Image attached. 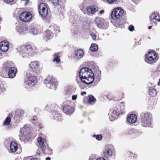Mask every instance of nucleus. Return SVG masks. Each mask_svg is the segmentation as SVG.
Segmentation results:
<instances>
[{
	"label": "nucleus",
	"instance_id": "f257e3e1",
	"mask_svg": "<svg viewBox=\"0 0 160 160\" xmlns=\"http://www.w3.org/2000/svg\"><path fill=\"white\" fill-rule=\"evenodd\" d=\"M79 76L81 81L86 84H91L94 79V74L92 70L86 67L83 68L80 70Z\"/></svg>",
	"mask_w": 160,
	"mask_h": 160
},
{
	"label": "nucleus",
	"instance_id": "f03ea898",
	"mask_svg": "<svg viewBox=\"0 0 160 160\" xmlns=\"http://www.w3.org/2000/svg\"><path fill=\"white\" fill-rule=\"evenodd\" d=\"M44 83L49 89H55L57 86L56 80L53 77L48 76L44 80Z\"/></svg>",
	"mask_w": 160,
	"mask_h": 160
},
{
	"label": "nucleus",
	"instance_id": "7ed1b4c3",
	"mask_svg": "<svg viewBox=\"0 0 160 160\" xmlns=\"http://www.w3.org/2000/svg\"><path fill=\"white\" fill-rule=\"evenodd\" d=\"M36 78L34 76L27 75L24 79L25 87L29 89L34 87L36 84Z\"/></svg>",
	"mask_w": 160,
	"mask_h": 160
},
{
	"label": "nucleus",
	"instance_id": "20e7f679",
	"mask_svg": "<svg viewBox=\"0 0 160 160\" xmlns=\"http://www.w3.org/2000/svg\"><path fill=\"white\" fill-rule=\"evenodd\" d=\"M152 118V115L151 113L149 112L145 113L141 122L142 125L144 127H149L151 124Z\"/></svg>",
	"mask_w": 160,
	"mask_h": 160
},
{
	"label": "nucleus",
	"instance_id": "39448f33",
	"mask_svg": "<svg viewBox=\"0 0 160 160\" xmlns=\"http://www.w3.org/2000/svg\"><path fill=\"white\" fill-rule=\"evenodd\" d=\"M124 12L123 10L121 8H114L112 12V18L115 20L119 19L122 17Z\"/></svg>",
	"mask_w": 160,
	"mask_h": 160
},
{
	"label": "nucleus",
	"instance_id": "423d86ee",
	"mask_svg": "<svg viewBox=\"0 0 160 160\" xmlns=\"http://www.w3.org/2000/svg\"><path fill=\"white\" fill-rule=\"evenodd\" d=\"M22 48L24 49V52L22 51L21 53H26L30 56H32L37 52L36 48H32V46L30 44L27 45L25 46H22Z\"/></svg>",
	"mask_w": 160,
	"mask_h": 160
},
{
	"label": "nucleus",
	"instance_id": "0eeeda50",
	"mask_svg": "<svg viewBox=\"0 0 160 160\" xmlns=\"http://www.w3.org/2000/svg\"><path fill=\"white\" fill-rule=\"evenodd\" d=\"M32 17V14L28 12H23L21 13L19 16V18L21 20L24 22H27L31 21Z\"/></svg>",
	"mask_w": 160,
	"mask_h": 160
},
{
	"label": "nucleus",
	"instance_id": "6e6552de",
	"mask_svg": "<svg viewBox=\"0 0 160 160\" xmlns=\"http://www.w3.org/2000/svg\"><path fill=\"white\" fill-rule=\"evenodd\" d=\"M157 58L156 53L154 51H150L147 56V59L146 62L148 63L152 64L154 62Z\"/></svg>",
	"mask_w": 160,
	"mask_h": 160
},
{
	"label": "nucleus",
	"instance_id": "1a4fd4ad",
	"mask_svg": "<svg viewBox=\"0 0 160 160\" xmlns=\"http://www.w3.org/2000/svg\"><path fill=\"white\" fill-rule=\"evenodd\" d=\"M38 9L40 14L42 16L45 17L48 14V9L45 4L43 3H40Z\"/></svg>",
	"mask_w": 160,
	"mask_h": 160
},
{
	"label": "nucleus",
	"instance_id": "9d476101",
	"mask_svg": "<svg viewBox=\"0 0 160 160\" xmlns=\"http://www.w3.org/2000/svg\"><path fill=\"white\" fill-rule=\"evenodd\" d=\"M95 23L98 27L100 28L106 29L107 28L104 20L102 18H96L95 19Z\"/></svg>",
	"mask_w": 160,
	"mask_h": 160
},
{
	"label": "nucleus",
	"instance_id": "9b49d317",
	"mask_svg": "<svg viewBox=\"0 0 160 160\" xmlns=\"http://www.w3.org/2000/svg\"><path fill=\"white\" fill-rule=\"evenodd\" d=\"M119 114L118 110L117 108H113L111 109L108 114L110 120L111 121L114 120Z\"/></svg>",
	"mask_w": 160,
	"mask_h": 160
},
{
	"label": "nucleus",
	"instance_id": "f8f14e48",
	"mask_svg": "<svg viewBox=\"0 0 160 160\" xmlns=\"http://www.w3.org/2000/svg\"><path fill=\"white\" fill-rule=\"evenodd\" d=\"M37 140L39 146L44 152L46 148V140L41 137H39L38 138Z\"/></svg>",
	"mask_w": 160,
	"mask_h": 160
},
{
	"label": "nucleus",
	"instance_id": "ddd939ff",
	"mask_svg": "<svg viewBox=\"0 0 160 160\" xmlns=\"http://www.w3.org/2000/svg\"><path fill=\"white\" fill-rule=\"evenodd\" d=\"M9 45L7 41H2L0 43V49L3 52H6L8 49Z\"/></svg>",
	"mask_w": 160,
	"mask_h": 160
},
{
	"label": "nucleus",
	"instance_id": "4468645a",
	"mask_svg": "<svg viewBox=\"0 0 160 160\" xmlns=\"http://www.w3.org/2000/svg\"><path fill=\"white\" fill-rule=\"evenodd\" d=\"M74 55L76 59H79L82 58L83 55V51L81 49H78L75 51Z\"/></svg>",
	"mask_w": 160,
	"mask_h": 160
},
{
	"label": "nucleus",
	"instance_id": "2eb2a0df",
	"mask_svg": "<svg viewBox=\"0 0 160 160\" xmlns=\"http://www.w3.org/2000/svg\"><path fill=\"white\" fill-rule=\"evenodd\" d=\"M150 18L151 19L150 21L151 23L153 22L155 23V24L156 25V21H160V17L158 15H157L155 13L152 14L150 17Z\"/></svg>",
	"mask_w": 160,
	"mask_h": 160
},
{
	"label": "nucleus",
	"instance_id": "dca6fc26",
	"mask_svg": "<svg viewBox=\"0 0 160 160\" xmlns=\"http://www.w3.org/2000/svg\"><path fill=\"white\" fill-rule=\"evenodd\" d=\"M64 112L67 114H70L72 113L74 111L73 108L70 106L65 105L63 107Z\"/></svg>",
	"mask_w": 160,
	"mask_h": 160
},
{
	"label": "nucleus",
	"instance_id": "f3484780",
	"mask_svg": "<svg viewBox=\"0 0 160 160\" xmlns=\"http://www.w3.org/2000/svg\"><path fill=\"white\" fill-rule=\"evenodd\" d=\"M137 119V116L134 114H130L127 118L128 121L130 123H134L136 122Z\"/></svg>",
	"mask_w": 160,
	"mask_h": 160
},
{
	"label": "nucleus",
	"instance_id": "a211bd4d",
	"mask_svg": "<svg viewBox=\"0 0 160 160\" xmlns=\"http://www.w3.org/2000/svg\"><path fill=\"white\" fill-rule=\"evenodd\" d=\"M16 69L14 67H11L8 73V76L10 78H13L16 75Z\"/></svg>",
	"mask_w": 160,
	"mask_h": 160
},
{
	"label": "nucleus",
	"instance_id": "6ab92c4d",
	"mask_svg": "<svg viewBox=\"0 0 160 160\" xmlns=\"http://www.w3.org/2000/svg\"><path fill=\"white\" fill-rule=\"evenodd\" d=\"M103 154L106 157H111L112 155V152L111 149L109 148H106L104 150Z\"/></svg>",
	"mask_w": 160,
	"mask_h": 160
},
{
	"label": "nucleus",
	"instance_id": "aec40b11",
	"mask_svg": "<svg viewBox=\"0 0 160 160\" xmlns=\"http://www.w3.org/2000/svg\"><path fill=\"white\" fill-rule=\"evenodd\" d=\"M10 150L13 153L15 152L18 149V146L16 143L14 142H12L10 144Z\"/></svg>",
	"mask_w": 160,
	"mask_h": 160
},
{
	"label": "nucleus",
	"instance_id": "412c9836",
	"mask_svg": "<svg viewBox=\"0 0 160 160\" xmlns=\"http://www.w3.org/2000/svg\"><path fill=\"white\" fill-rule=\"evenodd\" d=\"M40 66L39 62L37 61H34L31 62L29 64L30 68L32 69H37L39 68Z\"/></svg>",
	"mask_w": 160,
	"mask_h": 160
},
{
	"label": "nucleus",
	"instance_id": "4be33fe9",
	"mask_svg": "<svg viewBox=\"0 0 160 160\" xmlns=\"http://www.w3.org/2000/svg\"><path fill=\"white\" fill-rule=\"evenodd\" d=\"M20 132L24 136H28L29 135V128L24 126L21 129Z\"/></svg>",
	"mask_w": 160,
	"mask_h": 160
},
{
	"label": "nucleus",
	"instance_id": "5701e85b",
	"mask_svg": "<svg viewBox=\"0 0 160 160\" xmlns=\"http://www.w3.org/2000/svg\"><path fill=\"white\" fill-rule=\"evenodd\" d=\"M87 11L89 14H92L98 10V7L96 6L90 7L87 8Z\"/></svg>",
	"mask_w": 160,
	"mask_h": 160
},
{
	"label": "nucleus",
	"instance_id": "b1692460",
	"mask_svg": "<svg viewBox=\"0 0 160 160\" xmlns=\"http://www.w3.org/2000/svg\"><path fill=\"white\" fill-rule=\"evenodd\" d=\"M28 30V27L25 26H23L20 28L19 29H18V31L20 34H24L26 33Z\"/></svg>",
	"mask_w": 160,
	"mask_h": 160
},
{
	"label": "nucleus",
	"instance_id": "393cba45",
	"mask_svg": "<svg viewBox=\"0 0 160 160\" xmlns=\"http://www.w3.org/2000/svg\"><path fill=\"white\" fill-rule=\"evenodd\" d=\"M44 35L45 36V37H44L45 39L46 38H47L48 39H51L53 36V34L49 31H48L45 32Z\"/></svg>",
	"mask_w": 160,
	"mask_h": 160
},
{
	"label": "nucleus",
	"instance_id": "a878e982",
	"mask_svg": "<svg viewBox=\"0 0 160 160\" xmlns=\"http://www.w3.org/2000/svg\"><path fill=\"white\" fill-rule=\"evenodd\" d=\"M54 62H55L57 63H59L60 62V56L59 53L55 54L54 55V58L53 60Z\"/></svg>",
	"mask_w": 160,
	"mask_h": 160
},
{
	"label": "nucleus",
	"instance_id": "bb28decb",
	"mask_svg": "<svg viewBox=\"0 0 160 160\" xmlns=\"http://www.w3.org/2000/svg\"><path fill=\"white\" fill-rule=\"evenodd\" d=\"M157 92L156 90L153 88L149 89V94L151 97H154L157 95Z\"/></svg>",
	"mask_w": 160,
	"mask_h": 160
},
{
	"label": "nucleus",
	"instance_id": "cd10ccee",
	"mask_svg": "<svg viewBox=\"0 0 160 160\" xmlns=\"http://www.w3.org/2000/svg\"><path fill=\"white\" fill-rule=\"evenodd\" d=\"M3 65L6 68H11V67H12L13 66V64L12 62L9 61L5 62L3 64Z\"/></svg>",
	"mask_w": 160,
	"mask_h": 160
},
{
	"label": "nucleus",
	"instance_id": "c85d7f7f",
	"mask_svg": "<svg viewBox=\"0 0 160 160\" xmlns=\"http://www.w3.org/2000/svg\"><path fill=\"white\" fill-rule=\"evenodd\" d=\"M98 46L96 44H92L90 48V50L92 51H96L98 49Z\"/></svg>",
	"mask_w": 160,
	"mask_h": 160
},
{
	"label": "nucleus",
	"instance_id": "c756f323",
	"mask_svg": "<svg viewBox=\"0 0 160 160\" xmlns=\"http://www.w3.org/2000/svg\"><path fill=\"white\" fill-rule=\"evenodd\" d=\"M11 121V118L9 117H7L4 120L3 122V125L4 126L8 125L10 124Z\"/></svg>",
	"mask_w": 160,
	"mask_h": 160
},
{
	"label": "nucleus",
	"instance_id": "7c9ffc66",
	"mask_svg": "<svg viewBox=\"0 0 160 160\" xmlns=\"http://www.w3.org/2000/svg\"><path fill=\"white\" fill-rule=\"evenodd\" d=\"M96 101V99L94 98L93 96L91 95L89 96V103L91 104H93Z\"/></svg>",
	"mask_w": 160,
	"mask_h": 160
},
{
	"label": "nucleus",
	"instance_id": "2f4dec72",
	"mask_svg": "<svg viewBox=\"0 0 160 160\" xmlns=\"http://www.w3.org/2000/svg\"><path fill=\"white\" fill-rule=\"evenodd\" d=\"M24 113V111L20 110L18 111H17L15 112V115L16 116H18V117H21L23 116Z\"/></svg>",
	"mask_w": 160,
	"mask_h": 160
},
{
	"label": "nucleus",
	"instance_id": "473e14b6",
	"mask_svg": "<svg viewBox=\"0 0 160 160\" xmlns=\"http://www.w3.org/2000/svg\"><path fill=\"white\" fill-rule=\"evenodd\" d=\"M124 105L125 102H122L120 104V110L122 111L124 109Z\"/></svg>",
	"mask_w": 160,
	"mask_h": 160
},
{
	"label": "nucleus",
	"instance_id": "72a5a7b5",
	"mask_svg": "<svg viewBox=\"0 0 160 160\" xmlns=\"http://www.w3.org/2000/svg\"><path fill=\"white\" fill-rule=\"evenodd\" d=\"M107 2L109 4H115L117 2V0H107Z\"/></svg>",
	"mask_w": 160,
	"mask_h": 160
},
{
	"label": "nucleus",
	"instance_id": "f704fd0d",
	"mask_svg": "<svg viewBox=\"0 0 160 160\" xmlns=\"http://www.w3.org/2000/svg\"><path fill=\"white\" fill-rule=\"evenodd\" d=\"M93 137H95L96 139L98 140H100L102 139V136L101 135H94Z\"/></svg>",
	"mask_w": 160,
	"mask_h": 160
},
{
	"label": "nucleus",
	"instance_id": "c9c22d12",
	"mask_svg": "<svg viewBox=\"0 0 160 160\" xmlns=\"http://www.w3.org/2000/svg\"><path fill=\"white\" fill-rule=\"evenodd\" d=\"M32 32L33 34L36 35L38 33V30L35 28H32Z\"/></svg>",
	"mask_w": 160,
	"mask_h": 160
},
{
	"label": "nucleus",
	"instance_id": "e433bc0d",
	"mask_svg": "<svg viewBox=\"0 0 160 160\" xmlns=\"http://www.w3.org/2000/svg\"><path fill=\"white\" fill-rule=\"evenodd\" d=\"M90 35L92 37V39L93 40H95L96 39V34L94 33H92L90 34Z\"/></svg>",
	"mask_w": 160,
	"mask_h": 160
},
{
	"label": "nucleus",
	"instance_id": "4c0bfd02",
	"mask_svg": "<svg viewBox=\"0 0 160 160\" xmlns=\"http://www.w3.org/2000/svg\"><path fill=\"white\" fill-rule=\"evenodd\" d=\"M53 27H54V31H58L59 32V31H60L59 28V27L58 26H57L56 25H54Z\"/></svg>",
	"mask_w": 160,
	"mask_h": 160
},
{
	"label": "nucleus",
	"instance_id": "58836bf2",
	"mask_svg": "<svg viewBox=\"0 0 160 160\" xmlns=\"http://www.w3.org/2000/svg\"><path fill=\"white\" fill-rule=\"evenodd\" d=\"M52 2L55 5H56L58 4L59 3L58 0H52Z\"/></svg>",
	"mask_w": 160,
	"mask_h": 160
},
{
	"label": "nucleus",
	"instance_id": "ea45409f",
	"mask_svg": "<svg viewBox=\"0 0 160 160\" xmlns=\"http://www.w3.org/2000/svg\"><path fill=\"white\" fill-rule=\"evenodd\" d=\"M128 30L130 31H132L134 30V27L132 25H130L128 27Z\"/></svg>",
	"mask_w": 160,
	"mask_h": 160
},
{
	"label": "nucleus",
	"instance_id": "a19ab883",
	"mask_svg": "<svg viewBox=\"0 0 160 160\" xmlns=\"http://www.w3.org/2000/svg\"><path fill=\"white\" fill-rule=\"evenodd\" d=\"M22 3H24L25 6L27 5L29 1L28 0H22Z\"/></svg>",
	"mask_w": 160,
	"mask_h": 160
},
{
	"label": "nucleus",
	"instance_id": "79ce46f5",
	"mask_svg": "<svg viewBox=\"0 0 160 160\" xmlns=\"http://www.w3.org/2000/svg\"><path fill=\"white\" fill-rule=\"evenodd\" d=\"M4 2L7 3H9L12 2H13V0H4Z\"/></svg>",
	"mask_w": 160,
	"mask_h": 160
},
{
	"label": "nucleus",
	"instance_id": "37998d69",
	"mask_svg": "<svg viewBox=\"0 0 160 160\" xmlns=\"http://www.w3.org/2000/svg\"><path fill=\"white\" fill-rule=\"evenodd\" d=\"M77 98V95H73L72 96V99L73 100H75Z\"/></svg>",
	"mask_w": 160,
	"mask_h": 160
},
{
	"label": "nucleus",
	"instance_id": "c03bdc74",
	"mask_svg": "<svg viewBox=\"0 0 160 160\" xmlns=\"http://www.w3.org/2000/svg\"><path fill=\"white\" fill-rule=\"evenodd\" d=\"M41 154V153L40 151L39 150H38L37 152L36 156L38 157V156H40V155Z\"/></svg>",
	"mask_w": 160,
	"mask_h": 160
},
{
	"label": "nucleus",
	"instance_id": "a18cd8bd",
	"mask_svg": "<svg viewBox=\"0 0 160 160\" xmlns=\"http://www.w3.org/2000/svg\"><path fill=\"white\" fill-rule=\"evenodd\" d=\"M133 132L132 129H130L128 130V134H132Z\"/></svg>",
	"mask_w": 160,
	"mask_h": 160
},
{
	"label": "nucleus",
	"instance_id": "49530a36",
	"mask_svg": "<svg viewBox=\"0 0 160 160\" xmlns=\"http://www.w3.org/2000/svg\"><path fill=\"white\" fill-rule=\"evenodd\" d=\"M2 85H0V89L2 90V92L5 91V89L4 88H2Z\"/></svg>",
	"mask_w": 160,
	"mask_h": 160
},
{
	"label": "nucleus",
	"instance_id": "de8ad7c7",
	"mask_svg": "<svg viewBox=\"0 0 160 160\" xmlns=\"http://www.w3.org/2000/svg\"><path fill=\"white\" fill-rule=\"evenodd\" d=\"M36 118L35 117H33L31 120V122L33 123H34V121L35 120Z\"/></svg>",
	"mask_w": 160,
	"mask_h": 160
},
{
	"label": "nucleus",
	"instance_id": "09e8293b",
	"mask_svg": "<svg viewBox=\"0 0 160 160\" xmlns=\"http://www.w3.org/2000/svg\"><path fill=\"white\" fill-rule=\"evenodd\" d=\"M96 160H105V159L103 158H98Z\"/></svg>",
	"mask_w": 160,
	"mask_h": 160
},
{
	"label": "nucleus",
	"instance_id": "8fccbe9b",
	"mask_svg": "<svg viewBox=\"0 0 160 160\" xmlns=\"http://www.w3.org/2000/svg\"><path fill=\"white\" fill-rule=\"evenodd\" d=\"M86 92L85 91L83 92H81V95H86Z\"/></svg>",
	"mask_w": 160,
	"mask_h": 160
},
{
	"label": "nucleus",
	"instance_id": "3c124183",
	"mask_svg": "<svg viewBox=\"0 0 160 160\" xmlns=\"http://www.w3.org/2000/svg\"><path fill=\"white\" fill-rule=\"evenodd\" d=\"M0 75H1V76L3 78H6V75H5L4 74H2L1 75V74H0Z\"/></svg>",
	"mask_w": 160,
	"mask_h": 160
},
{
	"label": "nucleus",
	"instance_id": "603ef678",
	"mask_svg": "<svg viewBox=\"0 0 160 160\" xmlns=\"http://www.w3.org/2000/svg\"><path fill=\"white\" fill-rule=\"evenodd\" d=\"M104 12V10H102L100 12V13L101 14H102Z\"/></svg>",
	"mask_w": 160,
	"mask_h": 160
},
{
	"label": "nucleus",
	"instance_id": "864d4df0",
	"mask_svg": "<svg viewBox=\"0 0 160 160\" xmlns=\"http://www.w3.org/2000/svg\"><path fill=\"white\" fill-rule=\"evenodd\" d=\"M46 160H51V158L49 157H48L46 158Z\"/></svg>",
	"mask_w": 160,
	"mask_h": 160
},
{
	"label": "nucleus",
	"instance_id": "5fc2aeb1",
	"mask_svg": "<svg viewBox=\"0 0 160 160\" xmlns=\"http://www.w3.org/2000/svg\"><path fill=\"white\" fill-rule=\"evenodd\" d=\"M152 26H149V27H148V29H150L152 28Z\"/></svg>",
	"mask_w": 160,
	"mask_h": 160
},
{
	"label": "nucleus",
	"instance_id": "6e6d98bb",
	"mask_svg": "<svg viewBox=\"0 0 160 160\" xmlns=\"http://www.w3.org/2000/svg\"><path fill=\"white\" fill-rule=\"evenodd\" d=\"M2 58V53L0 52V59Z\"/></svg>",
	"mask_w": 160,
	"mask_h": 160
},
{
	"label": "nucleus",
	"instance_id": "4d7b16f0",
	"mask_svg": "<svg viewBox=\"0 0 160 160\" xmlns=\"http://www.w3.org/2000/svg\"><path fill=\"white\" fill-rule=\"evenodd\" d=\"M21 159L20 158L18 157V158H16V160H19V159Z\"/></svg>",
	"mask_w": 160,
	"mask_h": 160
},
{
	"label": "nucleus",
	"instance_id": "13d9d810",
	"mask_svg": "<svg viewBox=\"0 0 160 160\" xmlns=\"http://www.w3.org/2000/svg\"><path fill=\"white\" fill-rule=\"evenodd\" d=\"M158 85H160V80H159V82H158Z\"/></svg>",
	"mask_w": 160,
	"mask_h": 160
},
{
	"label": "nucleus",
	"instance_id": "bf43d9fd",
	"mask_svg": "<svg viewBox=\"0 0 160 160\" xmlns=\"http://www.w3.org/2000/svg\"><path fill=\"white\" fill-rule=\"evenodd\" d=\"M51 152L52 150H51ZM51 153H52V152H50L49 153H50V154Z\"/></svg>",
	"mask_w": 160,
	"mask_h": 160
},
{
	"label": "nucleus",
	"instance_id": "052dcab7",
	"mask_svg": "<svg viewBox=\"0 0 160 160\" xmlns=\"http://www.w3.org/2000/svg\"><path fill=\"white\" fill-rule=\"evenodd\" d=\"M48 1H50L51 0H47Z\"/></svg>",
	"mask_w": 160,
	"mask_h": 160
},
{
	"label": "nucleus",
	"instance_id": "680f3d73",
	"mask_svg": "<svg viewBox=\"0 0 160 160\" xmlns=\"http://www.w3.org/2000/svg\"><path fill=\"white\" fill-rule=\"evenodd\" d=\"M1 18L0 17V21H1Z\"/></svg>",
	"mask_w": 160,
	"mask_h": 160
},
{
	"label": "nucleus",
	"instance_id": "e2e57ef3",
	"mask_svg": "<svg viewBox=\"0 0 160 160\" xmlns=\"http://www.w3.org/2000/svg\"><path fill=\"white\" fill-rule=\"evenodd\" d=\"M46 41H47V39H46Z\"/></svg>",
	"mask_w": 160,
	"mask_h": 160
}]
</instances>
